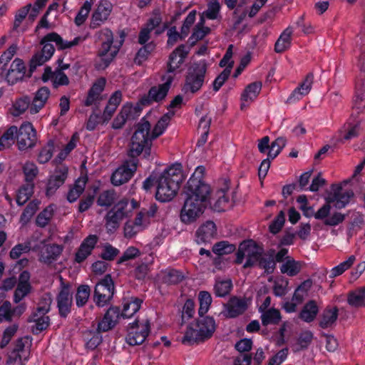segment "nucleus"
Returning a JSON list of instances; mask_svg holds the SVG:
<instances>
[{
    "label": "nucleus",
    "mask_w": 365,
    "mask_h": 365,
    "mask_svg": "<svg viewBox=\"0 0 365 365\" xmlns=\"http://www.w3.org/2000/svg\"><path fill=\"white\" fill-rule=\"evenodd\" d=\"M184 175L180 164H175L164 170L157 180L156 199L169 202L176 195Z\"/></svg>",
    "instance_id": "f257e3e1"
},
{
    "label": "nucleus",
    "mask_w": 365,
    "mask_h": 365,
    "mask_svg": "<svg viewBox=\"0 0 365 365\" xmlns=\"http://www.w3.org/2000/svg\"><path fill=\"white\" fill-rule=\"evenodd\" d=\"M150 123L144 118L137 124L128 149V155L131 159H137L142 153L145 158L150 157L152 140H154L150 133Z\"/></svg>",
    "instance_id": "f03ea898"
},
{
    "label": "nucleus",
    "mask_w": 365,
    "mask_h": 365,
    "mask_svg": "<svg viewBox=\"0 0 365 365\" xmlns=\"http://www.w3.org/2000/svg\"><path fill=\"white\" fill-rule=\"evenodd\" d=\"M95 37L97 41L101 43L98 54L99 62L97 64V67L98 68L104 69L108 66L118 53L124 41V35L121 34V39L118 44H113V32L107 28L97 31L95 34Z\"/></svg>",
    "instance_id": "7ed1b4c3"
},
{
    "label": "nucleus",
    "mask_w": 365,
    "mask_h": 365,
    "mask_svg": "<svg viewBox=\"0 0 365 365\" xmlns=\"http://www.w3.org/2000/svg\"><path fill=\"white\" fill-rule=\"evenodd\" d=\"M205 173V167H197L184 187V193L187 197L194 198L207 204L210 199L211 187L204 180Z\"/></svg>",
    "instance_id": "20e7f679"
},
{
    "label": "nucleus",
    "mask_w": 365,
    "mask_h": 365,
    "mask_svg": "<svg viewBox=\"0 0 365 365\" xmlns=\"http://www.w3.org/2000/svg\"><path fill=\"white\" fill-rule=\"evenodd\" d=\"M194 326L195 328L192 326L187 328L182 339V344H192L209 339L216 329L214 319L210 317H203V315L200 316Z\"/></svg>",
    "instance_id": "39448f33"
},
{
    "label": "nucleus",
    "mask_w": 365,
    "mask_h": 365,
    "mask_svg": "<svg viewBox=\"0 0 365 365\" xmlns=\"http://www.w3.org/2000/svg\"><path fill=\"white\" fill-rule=\"evenodd\" d=\"M207 66L205 61L192 63L187 69L182 91L185 94H194L202 87Z\"/></svg>",
    "instance_id": "423d86ee"
},
{
    "label": "nucleus",
    "mask_w": 365,
    "mask_h": 365,
    "mask_svg": "<svg viewBox=\"0 0 365 365\" xmlns=\"http://www.w3.org/2000/svg\"><path fill=\"white\" fill-rule=\"evenodd\" d=\"M263 252V248L257 245L253 240L244 241L240 243L239 246L236 253L237 258L235 262L237 264H242L244 258L246 257L247 261L243 265V267L247 268L253 267L257 264Z\"/></svg>",
    "instance_id": "0eeeda50"
},
{
    "label": "nucleus",
    "mask_w": 365,
    "mask_h": 365,
    "mask_svg": "<svg viewBox=\"0 0 365 365\" xmlns=\"http://www.w3.org/2000/svg\"><path fill=\"white\" fill-rule=\"evenodd\" d=\"M83 40L84 38L78 36L71 41H64L57 33L51 32L46 35L41 39L40 43L43 45V48L41 52L43 53L45 56H47V58H51L55 51V48L51 42L55 43L58 49L63 50L76 46Z\"/></svg>",
    "instance_id": "6e6552de"
},
{
    "label": "nucleus",
    "mask_w": 365,
    "mask_h": 365,
    "mask_svg": "<svg viewBox=\"0 0 365 365\" xmlns=\"http://www.w3.org/2000/svg\"><path fill=\"white\" fill-rule=\"evenodd\" d=\"M207 204L185 196L180 212V219L185 225L195 223L204 213Z\"/></svg>",
    "instance_id": "1a4fd4ad"
},
{
    "label": "nucleus",
    "mask_w": 365,
    "mask_h": 365,
    "mask_svg": "<svg viewBox=\"0 0 365 365\" xmlns=\"http://www.w3.org/2000/svg\"><path fill=\"white\" fill-rule=\"evenodd\" d=\"M150 322L148 319L140 322L135 319L128 327L126 342L130 346L142 344L150 333Z\"/></svg>",
    "instance_id": "9d476101"
},
{
    "label": "nucleus",
    "mask_w": 365,
    "mask_h": 365,
    "mask_svg": "<svg viewBox=\"0 0 365 365\" xmlns=\"http://www.w3.org/2000/svg\"><path fill=\"white\" fill-rule=\"evenodd\" d=\"M114 283L110 274L96 284L93 299L97 306L104 307L113 298Z\"/></svg>",
    "instance_id": "9b49d317"
},
{
    "label": "nucleus",
    "mask_w": 365,
    "mask_h": 365,
    "mask_svg": "<svg viewBox=\"0 0 365 365\" xmlns=\"http://www.w3.org/2000/svg\"><path fill=\"white\" fill-rule=\"evenodd\" d=\"M61 287L60 291L56 296L57 307L59 315L66 318L71 312L73 304V293L71 286L69 283L63 282V278L60 277Z\"/></svg>",
    "instance_id": "f8f14e48"
},
{
    "label": "nucleus",
    "mask_w": 365,
    "mask_h": 365,
    "mask_svg": "<svg viewBox=\"0 0 365 365\" xmlns=\"http://www.w3.org/2000/svg\"><path fill=\"white\" fill-rule=\"evenodd\" d=\"M230 181L224 180L223 185L215 193L212 197L209 200V203L212 210L217 212L225 211L232 207V204L230 201L228 192L230 191Z\"/></svg>",
    "instance_id": "ddd939ff"
},
{
    "label": "nucleus",
    "mask_w": 365,
    "mask_h": 365,
    "mask_svg": "<svg viewBox=\"0 0 365 365\" xmlns=\"http://www.w3.org/2000/svg\"><path fill=\"white\" fill-rule=\"evenodd\" d=\"M138 164V159H130L119 167L111 176V182L115 186L127 182L136 171Z\"/></svg>",
    "instance_id": "4468645a"
},
{
    "label": "nucleus",
    "mask_w": 365,
    "mask_h": 365,
    "mask_svg": "<svg viewBox=\"0 0 365 365\" xmlns=\"http://www.w3.org/2000/svg\"><path fill=\"white\" fill-rule=\"evenodd\" d=\"M16 139L20 150H26L35 146L37 140L36 132L31 123H25L20 126Z\"/></svg>",
    "instance_id": "2eb2a0df"
},
{
    "label": "nucleus",
    "mask_w": 365,
    "mask_h": 365,
    "mask_svg": "<svg viewBox=\"0 0 365 365\" xmlns=\"http://www.w3.org/2000/svg\"><path fill=\"white\" fill-rule=\"evenodd\" d=\"M332 193L327 198L329 203H334L337 209L346 207L354 197V193L351 190H343L341 185H332Z\"/></svg>",
    "instance_id": "dca6fc26"
},
{
    "label": "nucleus",
    "mask_w": 365,
    "mask_h": 365,
    "mask_svg": "<svg viewBox=\"0 0 365 365\" xmlns=\"http://www.w3.org/2000/svg\"><path fill=\"white\" fill-rule=\"evenodd\" d=\"M30 356V349L26 347L23 339L16 340L15 347L8 356L6 364L11 365L18 363L20 365H24V362L28 361Z\"/></svg>",
    "instance_id": "f3484780"
},
{
    "label": "nucleus",
    "mask_w": 365,
    "mask_h": 365,
    "mask_svg": "<svg viewBox=\"0 0 365 365\" xmlns=\"http://www.w3.org/2000/svg\"><path fill=\"white\" fill-rule=\"evenodd\" d=\"M217 227L212 221L201 225L195 232V241L198 245L210 243L217 237Z\"/></svg>",
    "instance_id": "a211bd4d"
},
{
    "label": "nucleus",
    "mask_w": 365,
    "mask_h": 365,
    "mask_svg": "<svg viewBox=\"0 0 365 365\" xmlns=\"http://www.w3.org/2000/svg\"><path fill=\"white\" fill-rule=\"evenodd\" d=\"M120 317L121 312L119 307H110L106 312L102 320L98 322V331L105 332L112 329L116 325Z\"/></svg>",
    "instance_id": "6ab92c4d"
},
{
    "label": "nucleus",
    "mask_w": 365,
    "mask_h": 365,
    "mask_svg": "<svg viewBox=\"0 0 365 365\" xmlns=\"http://www.w3.org/2000/svg\"><path fill=\"white\" fill-rule=\"evenodd\" d=\"M189 53V49L185 45L178 46L169 56L168 62V73H173L184 63Z\"/></svg>",
    "instance_id": "aec40b11"
},
{
    "label": "nucleus",
    "mask_w": 365,
    "mask_h": 365,
    "mask_svg": "<svg viewBox=\"0 0 365 365\" xmlns=\"http://www.w3.org/2000/svg\"><path fill=\"white\" fill-rule=\"evenodd\" d=\"M25 73L26 66L24 61L16 58L13 61L6 73V80L9 84L13 85L22 80Z\"/></svg>",
    "instance_id": "412c9836"
},
{
    "label": "nucleus",
    "mask_w": 365,
    "mask_h": 365,
    "mask_svg": "<svg viewBox=\"0 0 365 365\" xmlns=\"http://www.w3.org/2000/svg\"><path fill=\"white\" fill-rule=\"evenodd\" d=\"M247 309V304L245 299L237 297H231L225 304V315L229 318H235L242 314Z\"/></svg>",
    "instance_id": "4be33fe9"
},
{
    "label": "nucleus",
    "mask_w": 365,
    "mask_h": 365,
    "mask_svg": "<svg viewBox=\"0 0 365 365\" xmlns=\"http://www.w3.org/2000/svg\"><path fill=\"white\" fill-rule=\"evenodd\" d=\"M68 174L66 168H61L55 170L48 181L46 195L47 197L52 196L56 191L64 183Z\"/></svg>",
    "instance_id": "5701e85b"
},
{
    "label": "nucleus",
    "mask_w": 365,
    "mask_h": 365,
    "mask_svg": "<svg viewBox=\"0 0 365 365\" xmlns=\"http://www.w3.org/2000/svg\"><path fill=\"white\" fill-rule=\"evenodd\" d=\"M39 254V260L45 264H51L56 260L63 251V247L56 244L46 245L43 242Z\"/></svg>",
    "instance_id": "b1692460"
},
{
    "label": "nucleus",
    "mask_w": 365,
    "mask_h": 365,
    "mask_svg": "<svg viewBox=\"0 0 365 365\" xmlns=\"http://www.w3.org/2000/svg\"><path fill=\"white\" fill-rule=\"evenodd\" d=\"M98 240V237L96 235H90L84 239L76 253V261L78 263L84 261L91 254Z\"/></svg>",
    "instance_id": "393cba45"
},
{
    "label": "nucleus",
    "mask_w": 365,
    "mask_h": 365,
    "mask_svg": "<svg viewBox=\"0 0 365 365\" xmlns=\"http://www.w3.org/2000/svg\"><path fill=\"white\" fill-rule=\"evenodd\" d=\"M111 10L112 6L110 4L106 1L100 3L93 14L90 27L91 29H96L101 25L108 19Z\"/></svg>",
    "instance_id": "a878e982"
},
{
    "label": "nucleus",
    "mask_w": 365,
    "mask_h": 365,
    "mask_svg": "<svg viewBox=\"0 0 365 365\" xmlns=\"http://www.w3.org/2000/svg\"><path fill=\"white\" fill-rule=\"evenodd\" d=\"M173 80V77L172 76H168L164 83L160 84L158 86L152 87L149 90L148 94V99L146 100L148 103H150L152 101L159 102L164 99L168 94Z\"/></svg>",
    "instance_id": "bb28decb"
},
{
    "label": "nucleus",
    "mask_w": 365,
    "mask_h": 365,
    "mask_svg": "<svg viewBox=\"0 0 365 365\" xmlns=\"http://www.w3.org/2000/svg\"><path fill=\"white\" fill-rule=\"evenodd\" d=\"M106 82L104 78H101L93 84L88 91V96L84 103L86 106H92L102 99L101 94L104 90Z\"/></svg>",
    "instance_id": "cd10ccee"
},
{
    "label": "nucleus",
    "mask_w": 365,
    "mask_h": 365,
    "mask_svg": "<svg viewBox=\"0 0 365 365\" xmlns=\"http://www.w3.org/2000/svg\"><path fill=\"white\" fill-rule=\"evenodd\" d=\"M52 303V299L50 294H45L39 302L36 310L32 312L29 318V322H34L40 318L46 317V314L50 311Z\"/></svg>",
    "instance_id": "c85d7f7f"
},
{
    "label": "nucleus",
    "mask_w": 365,
    "mask_h": 365,
    "mask_svg": "<svg viewBox=\"0 0 365 365\" xmlns=\"http://www.w3.org/2000/svg\"><path fill=\"white\" fill-rule=\"evenodd\" d=\"M314 81V75L309 73L305 77L304 81L299 84L292 92V95L288 98V101L299 100L303 96H307L311 91Z\"/></svg>",
    "instance_id": "c756f323"
},
{
    "label": "nucleus",
    "mask_w": 365,
    "mask_h": 365,
    "mask_svg": "<svg viewBox=\"0 0 365 365\" xmlns=\"http://www.w3.org/2000/svg\"><path fill=\"white\" fill-rule=\"evenodd\" d=\"M50 96V90L48 88L43 86L39 88L33 99L30 106V113L36 114L44 106Z\"/></svg>",
    "instance_id": "7c9ffc66"
},
{
    "label": "nucleus",
    "mask_w": 365,
    "mask_h": 365,
    "mask_svg": "<svg viewBox=\"0 0 365 365\" xmlns=\"http://www.w3.org/2000/svg\"><path fill=\"white\" fill-rule=\"evenodd\" d=\"M137 112L136 107L130 105H125L121 108L120 112L113 120L112 128L114 129L121 128L125 123L128 119L133 118V113Z\"/></svg>",
    "instance_id": "2f4dec72"
},
{
    "label": "nucleus",
    "mask_w": 365,
    "mask_h": 365,
    "mask_svg": "<svg viewBox=\"0 0 365 365\" xmlns=\"http://www.w3.org/2000/svg\"><path fill=\"white\" fill-rule=\"evenodd\" d=\"M338 318V309L336 307H327L322 313L319 325L322 329L332 327Z\"/></svg>",
    "instance_id": "473e14b6"
},
{
    "label": "nucleus",
    "mask_w": 365,
    "mask_h": 365,
    "mask_svg": "<svg viewBox=\"0 0 365 365\" xmlns=\"http://www.w3.org/2000/svg\"><path fill=\"white\" fill-rule=\"evenodd\" d=\"M138 207V203L136 200L133 199L129 201L126 198L120 200L113 206L114 211L122 215L123 218L131 216L133 210Z\"/></svg>",
    "instance_id": "72a5a7b5"
},
{
    "label": "nucleus",
    "mask_w": 365,
    "mask_h": 365,
    "mask_svg": "<svg viewBox=\"0 0 365 365\" xmlns=\"http://www.w3.org/2000/svg\"><path fill=\"white\" fill-rule=\"evenodd\" d=\"M262 86V85L260 81L252 83L246 86L241 96V100L242 101L241 109H243L244 107L246 106L245 102H252L257 97L261 91Z\"/></svg>",
    "instance_id": "f704fd0d"
},
{
    "label": "nucleus",
    "mask_w": 365,
    "mask_h": 365,
    "mask_svg": "<svg viewBox=\"0 0 365 365\" xmlns=\"http://www.w3.org/2000/svg\"><path fill=\"white\" fill-rule=\"evenodd\" d=\"M292 29L287 27L279 36L274 45V51L280 53L287 50L292 42Z\"/></svg>",
    "instance_id": "c9c22d12"
},
{
    "label": "nucleus",
    "mask_w": 365,
    "mask_h": 365,
    "mask_svg": "<svg viewBox=\"0 0 365 365\" xmlns=\"http://www.w3.org/2000/svg\"><path fill=\"white\" fill-rule=\"evenodd\" d=\"M161 279L167 284H177L184 279L182 272L175 269H167L161 272Z\"/></svg>",
    "instance_id": "e433bc0d"
},
{
    "label": "nucleus",
    "mask_w": 365,
    "mask_h": 365,
    "mask_svg": "<svg viewBox=\"0 0 365 365\" xmlns=\"http://www.w3.org/2000/svg\"><path fill=\"white\" fill-rule=\"evenodd\" d=\"M124 218L120 214L114 211L113 208L110 210L106 217V227L109 232H115L120 226L121 221Z\"/></svg>",
    "instance_id": "4c0bfd02"
},
{
    "label": "nucleus",
    "mask_w": 365,
    "mask_h": 365,
    "mask_svg": "<svg viewBox=\"0 0 365 365\" xmlns=\"http://www.w3.org/2000/svg\"><path fill=\"white\" fill-rule=\"evenodd\" d=\"M175 115L174 111H169L163 115L157 122L150 134L152 138L155 139L162 135L169 124L171 118Z\"/></svg>",
    "instance_id": "58836bf2"
},
{
    "label": "nucleus",
    "mask_w": 365,
    "mask_h": 365,
    "mask_svg": "<svg viewBox=\"0 0 365 365\" xmlns=\"http://www.w3.org/2000/svg\"><path fill=\"white\" fill-rule=\"evenodd\" d=\"M319 312L316 302L313 300L307 302L299 314V318L306 322H312Z\"/></svg>",
    "instance_id": "ea45409f"
},
{
    "label": "nucleus",
    "mask_w": 365,
    "mask_h": 365,
    "mask_svg": "<svg viewBox=\"0 0 365 365\" xmlns=\"http://www.w3.org/2000/svg\"><path fill=\"white\" fill-rule=\"evenodd\" d=\"M347 302L353 307H365V287L349 292Z\"/></svg>",
    "instance_id": "a19ab883"
},
{
    "label": "nucleus",
    "mask_w": 365,
    "mask_h": 365,
    "mask_svg": "<svg viewBox=\"0 0 365 365\" xmlns=\"http://www.w3.org/2000/svg\"><path fill=\"white\" fill-rule=\"evenodd\" d=\"M262 324L264 326L268 324H277L281 320L280 312L274 308H270L268 310L260 312Z\"/></svg>",
    "instance_id": "79ce46f5"
},
{
    "label": "nucleus",
    "mask_w": 365,
    "mask_h": 365,
    "mask_svg": "<svg viewBox=\"0 0 365 365\" xmlns=\"http://www.w3.org/2000/svg\"><path fill=\"white\" fill-rule=\"evenodd\" d=\"M302 269L300 262L296 261L293 257L288 258L280 267V271L283 274H287L290 277L296 276L299 273Z\"/></svg>",
    "instance_id": "37998d69"
},
{
    "label": "nucleus",
    "mask_w": 365,
    "mask_h": 365,
    "mask_svg": "<svg viewBox=\"0 0 365 365\" xmlns=\"http://www.w3.org/2000/svg\"><path fill=\"white\" fill-rule=\"evenodd\" d=\"M205 19L203 16L200 17L199 22L195 26L194 31L189 38V41L192 43H195L197 41L202 39L210 31L209 27L205 26Z\"/></svg>",
    "instance_id": "c03bdc74"
},
{
    "label": "nucleus",
    "mask_w": 365,
    "mask_h": 365,
    "mask_svg": "<svg viewBox=\"0 0 365 365\" xmlns=\"http://www.w3.org/2000/svg\"><path fill=\"white\" fill-rule=\"evenodd\" d=\"M118 199L114 190H107L101 192L97 199V205L100 207H110Z\"/></svg>",
    "instance_id": "a18cd8bd"
},
{
    "label": "nucleus",
    "mask_w": 365,
    "mask_h": 365,
    "mask_svg": "<svg viewBox=\"0 0 365 365\" xmlns=\"http://www.w3.org/2000/svg\"><path fill=\"white\" fill-rule=\"evenodd\" d=\"M142 302V299L139 298H132L129 302L124 304L121 317L123 318L131 317L140 309Z\"/></svg>",
    "instance_id": "49530a36"
},
{
    "label": "nucleus",
    "mask_w": 365,
    "mask_h": 365,
    "mask_svg": "<svg viewBox=\"0 0 365 365\" xmlns=\"http://www.w3.org/2000/svg\"><path fill=\"white\" fill-rule=\"evenodd\" d=\"M34 183H26L22 185L18 192L16 202L19 205H24L34 193Z\"/></svg>",
    "instance_id": "de8ad7c7"
},
{
    "label": "nucleus",
    "mask_w": 365,
    "mask_h": 365,
    "mask_svg": "<svg viewBox=\"0 0 365 365\" xmlns=\"http://www.w3.org/2000/svg\"><path fill=\"white\" fill-rule=\"evenodd\" d=\"M274 250H272L269 255L262 254L257 263L267 274L272 273L275 269L276 263L274 259Z\"/></svg>",
    "instance_id": "09e8293b"
},
{
    "label": "nucleus",
    "mask_w": 365,
    "mask_h": 365,
    "mask_svg": "<svg viewBox=\"0 0 365 365\" xmlns=\"http://www.w3.org/2000/svg\"><path fill=\"white\" fill-rule=\"evenodd\" d=\"M355 260L356 257L354 255L349 256L346 261L341 262L339 264L331 269L329 277L335 278L336 277L342 274L354 264Z\"/></svg>",
    "instance_id": "8fccbe9b"
},
{
    "label": "nucleus",
    "mask_w": 365,
    "mask_h": 365,
    "mask_svg": "<svg viewBox=\"0 0 365 365\" xmlns=\"http://www.w3.org/2000/svg\"><path fill=\"white\" fill-rule=\"evenodd\" d=\"M26 183H34V180L38 174V169L36 165L31 161H26L22 167Z\"/></svg>",
    "instance_id": "3c124183"
},
{
    "label": "nucleus",
    "mask_w": 365,
    "mask_h": 365,
    "mask_svg": "<svg viewBox=\"0 0 365 365\" xmlns=\"http://www.w3.org/2000/svg\"><path fill=\"white\" fill-rule=\"evenodd\" d=\"M86 181L78 179L76 181L73 187H71L67 195V200L70 202H75L83 192L86 187Z\"/></svg>",
    "instance_id": "603ef678"
},
{
    "label": "nucleus",
    "mask_w": 365,
    "mask_h": 365,
    "mask_svg": "<svg viewBox=\"0 0 365 365\" xmlns=\"http://www.w3.org/2000/svg\"><path fill=\"white\" fill-rule=\"evenodd\" d=\"M91 294V289L88 285H80L76 294V303L77 307H83L88 302Z\"/></svg>",
    "instance_id": "864d4df0"
},
{
    "label": "nucleus",
    "mask_w": 365,
    "mask_h": 365,
    "mask_svg": "<svg viewBox=\"0 0 365 365\" xmlns=\"http://www.w3.org/2000/svg\"><path fill=\"white\" fill-rule=\"evenodd\" d=\"M31 99L28 96H24L16 100L13 104L12 115L19 116L24 113L27 109H30Z\"/></svg>",
    "instance_id": "5fc2aeb1"
},
{
    "label": "nucleus",
    "mask_w": 365,
    "mask_h": 365,
    "mask_svg": "<svg viewBox=\"0 0 365 365\" xmlns=\"http://www.w3.org/2000/svg\"><path fill=\"white\" fill-rule=\"evenodd\" d=\"M314 334L311 331L305 330L302 331L297 339L298 347L296 351L307 349L312 344Z\"/></svg>",
    "instance_id": "6e6d98bb"
},
{
    "label": "nucleus",
    "mask_w": 365,
    "mask_h": 365,
    "mask_svg": "<svg viewBox=\"0 0 365 365\" xmlns=\"http://www.w3.org/2000/svg\"><path fill=\"white\" fill-rule=\"evenodd\" d=\"M18 46L16 44H12L9 48L4 51L0 56V75L4 74L6 70L7 63L11 60L14 54L16 53Z\"/></svg>",
    "instance_id": "4d7b16f0"
},
{
    "label": "nucleus",
    "mask_w": 365,
    "mask_h": 365,
    "mask_svg": "<svg viewBox=\"0 0 365 365\" xmlns=\"http://www.w3.org/2000/svg\"><path fill=\"white\" fill-rule=\"evenodd\" d=\"M232 287L231 280L216 281L214 286L215 294L217 297H223L228 294Z\"/></svg>",
    "instance_id": "13d9d810"
},
{
    "label": "nucleus",
    "mask_w": 365,
    "mask_h": 365,
    "mask_svg": "<svg viewBox=\"0 0 365 365\" xmlns=\"http://www.w3.org/2000/svg\"><path fill=\"white\" fill-rule=\"evenodd\" d=\"M198 299L200 302L198 313L200 316H202L208 311L212 303V297L208 292L201 291L199 293Z\"/></svg>",
    "instance_id": "bf43d9fd"
},
{
    "label": "nucleus",
    "mask_w": 365,
    "mask_h": 365,
    "mask_svg": "<svg viewBox=\"0 0 365 365\" xmlns=\"http://www.w3.org/2000/svg\"><path fill=\"white\" fill-rule=\"evenodd\" d=\"M235 250V246L230 244L227 241L217 242L212 247V252L219 256L230 254L233 252Z\"/></svg>",
    "instance_id": "052dcab7"
},
{
    "label": "nucleus",
    "mask_w": 365,
    "mask_h": 365,
    "mask_svg": "<svg viewBox=\"0 0 365 365\" xmlns=\"http://www.w3.org/2000/svg\"><path fill=\"white\" fill-rule=\"evenodd\" d=\"M155 44L153 42L145 44L140 48L135 58V63L140 65L143 62L147 60L148 56L155 49Z\"/></svg>",
    "instance_id": "680f3d73"
},
{
    "label": "nucleus",
    "mask_w": 365,
    "mask_h": 365,
    "mask_svg": "<svg viewBox=\"0 0 365 365\" xmlns=\"http://www.w3.org/2000/svg\"><path fill=\"white\" fill-rule=\"evenodd\" d=\"M234 62L232 61L229 63L228 66H227L221 73L215 79L213 82V89L215 91H219V89L222 86L224 83L227 81L231 73L232 68L233 67Z\"/></svg>",
    "instance_id": "e2e57ef3"
},
{
    "label": "nucleus",
    "mask_w": 365,
    "mask_h": 365,
    "mask_svg": "<svg viewBox=\"0 0 365 365\" xmlns=\"http://www.w3.org/2000/svg\"><path fill=\"white\" fill-rule=\"evenodd\" d=\"M54 150V145L52 141H49L39 152L38 155V161L39 163L44 164L48 163L52 158Z\"/></svg>",
    "instance_id": "0e129e2a"
},
{
    "label": "nucleus",
    "mask_w": 365,
    "mask_h": 365,
    "mask_svg": "<svg viewBox=\"0 0 365 365\" xmlns=\"http://www.w3.org/2000/svg\"><path fill=\"white\" fill-rule=\"evenodd\" d=\"M53 210L51 206L41 211L36 217V223L40 227H45L52 218Z\"/></svg>",
    "instance_id": "69168bd1"
},
{
    "label": "nucleus",
    "mask_w": 365,
    "mask_h": 365,
    "mask_svg": "<svg viewBox=\"0 0 365 365\" xmlns=\"http://www.w3.org/2000/svg\"><path fill=\"white\" fill-rule=\"evenodd\" d=\"M287 140L283 137L277 138L270 145L268 156L271 159L275 158L286 145Z\"/></svg>",
    "instance_id": "338daca9"
},
{
    "label": "nucleus",
    "mask_w": 365,
    "mask_h": 365,
    "mask_svg": "<svg viewBox=\"0 0 365 365\" xmlns=\"http://www.w3.org/2000/svg\"><path fill=\"white\" fill-rule=\"evenodd\" d=\"M353 108L358 113H363L365 110V88L356 91L354 100Z\"/></svg>",
    "instance_id": "774afa93"
}]
</instances>
